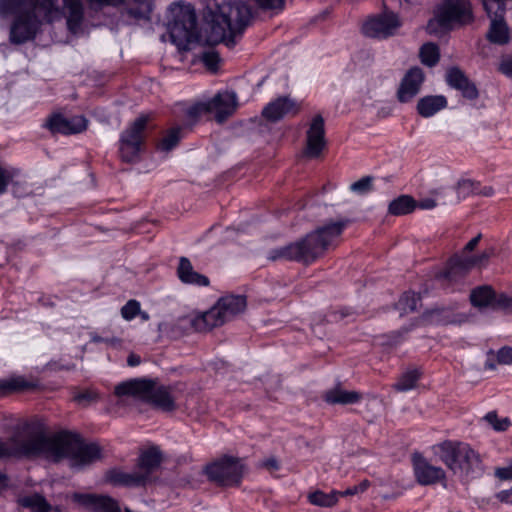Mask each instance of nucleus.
Instances as JSON below:
<instances>
[{"mask_svg":"<svg viewBox=\"0 0 512 512\" xmlns=\"http://www.w3.org/2000/svg\"><path fill=\"white\" fill-rule=\"evenodd\" d=\"M19 503L21 506L29 508L33 512H50L52 509V506L40 494L22 497Z\"/></svg>","mask_w":512,"mask_h":512,"instance_id":"obj_32","label":"nucleus"},{"mask_svg":"<svg viewBox=\"0 0 512 512\" xmlns=\"http://www.w3.org/2000/svg\"><path fill=\"white\" fill-rule=\"evenodd\" d=\"M246 304V298L242 295L224 296L211 309L193 317L191 327L197 332H206L221 326L242 313Z\"/></svg>","mask_w":512,"mask_h":512,"instance_id":"obj_6","label":"nucleus"},{"mask_svg":"<svg viewBox=\"0 0 512 512\" xmlns=\"http://www.w3.org/2000/svg\"><path fill=\"white\" fill-rule=\"evenodd\" d=\"M52 134L73 135L87 129L88 120L82 115L65 117L61 113L51 114L44 125Z\"/></svg>","mask_w":512,"mask_h":512,"instance_id":"obj_17","label":"nucleus"},{"mask_svg":"<svg viewBox=\"0 0 512 512\" xmlns=\"http://www.w3.org/2000/svg\"><path fill=\"white\" fill-rule=\"evenodd\" d=\"M369 485H370V482L368 480H364L360 484L350 487L343 492H340V495L351 496V495H355L358 493H362V492L366 491V489L369 487Z\"/></svg>","mask_w":512,"mask_h":512,"instance_id":"obj_52","label":"nucleus"},{"mask_svg":"<svg viewBox=\"0 0 512 512\" xmlns=\"http://www.w3.org/2000/svg\"><path fill=\"white\" fill-rule=\"evenodd\" d=\"M402 26L398 15L385 10L377 16L369 18L362 26L363 33L368 37L384 39L394 35Z\"/></svg>","mask_w":512,"mask_h":512,"instance_id":"obj_14","label":"nucleus"},{"mask_svg":"<svg viewBox=\"0 0 512 512\" xmlns=\"http://www.w3.org/2000/svg\"><path fill=\"white\" fill-rule=\"evenodd\" d=\"M139 313L140 303L137 300H129L121 308V316L127 321L134 319Z\"/></svg>","mask_w":512,"mask_h":512,"instance_id":"obj_46","label":"nucleus"},{"mask_svg":"<svg viewBox=\"0 0 512 512\" xmlns=\"http://www.w3.org/2000/svg\"><path fill=\"white\" fill-rule=\"evenodd\" d=\"M106 481L115 486L138 487L147 484L146 476L137 469L134 472H124L119 469H111L106 473Z\"/></svg>","mask_w":512,"mask_h":512,"instance_id":"obj_24","label":"nucleus"},{"mask_svg":"<svg viewBox=\"0 0 512 512\" xmlns=\"http://www.w3.org/2000/svg\"><path fill=\"white\" fill-rule=\"evenodd\" d=\"M446 81L450 87L461 91L465 98L474 100L478 97L475 84L458 67H451L447 70Z\"/></svg>","mask_w":512,"mask_h":512,"instance_id":"obj_23","label":"nucleus"},{"mask_svg":"<svg viewBox=\"0 0 512 512\" xmlns=\"http://www.w3.org/2000/svg\"><path fill=\"white\" fill-rule=\"evenodd\" d=\"M484 418L493 427V429L498 432L507 430L511 424L509 418H499L497 413L494 411L488 412Z\"/></svg>","mask_w":512,"mask_h":512,"instance_id":"obj_43","label":"nucleus"},{"mask_svg":"<svg viewBox=\"0 0 512 512\" xmlns=\"http://www.w3.org/2000/svg\"><path fill=\"white\" fill-rule=\"evenodd\" d=\"M6 485V477L4 474L0 473V489Z\"/></svg>","mask_w":512,"mask_h":512,"instance_id":"obj_61","label":"nucleus"},{"mask_svg":"<svg viewBox=\"0 0 512 512\" xmlns=\"http://www.w3.org/2000/svg\"><path fill=\"white\" fill-rule=\"evenodd\" d=\"M346 221H335L317 228L300 240L286 246L271 249L267 259L271 261H294L311 264L322 256L330 245L342 234Z\"/></svg>","mask_w":512,"mask_h":512,"instance_id":"obj_2","label":"nucleus"},{"mask_svg":"<svg viewBox=\"0 0 512 512\" xmlns=\"http://www.w3.org/2000/svg\"><path fill=\"white\" fill-rule=\"evenodd\" d=\"M177 275L182 283L188 285L203 287L208 286L210 283L209 279L205 275L194 270L190 260L186 257H181L179 259Z\"/></svg>","mask_w":512,"mask_h":512,"instance_id":"obj_25","label":"nucleus"},{"mask_svg":"<svg viewBox=\"0 0 512 512\" xmlns=\"http://www.w3.org/2000/svg\"><path fill=\"white\" fill-rule=\"evenodd\" d=\"M452 193H453V191L451 189H445L443 191L437 192L436 194H437L439 202H437L435 199H432V198H426V199H422L419 202H417V207H419L420 209H423V210H430V209L435 208L438 204L445 205L448 203H453V200L446 201L445 199H443Z\"/></svg>","mask_w":512,"mask_h":512,"instance_id":"obj_39","label":"nucleus"},{"mask_svg":"<svg viewBox=\"0 0 512 512\" xmlns=\"http://www.w3.org/2000/svg\"><path fill=\"white\" fill-rule=\"evenodd\" d=\"M497 361L500 364L509 365L512 364V348L504 346L497 352Z\"/></svg>","mask_w":512,"mask_h":512,"instance_id":"obj_49","label":"nucleus"},{"mask_svg":"<svg viewBox=\"0 0 512 512\" xmlns=\"http://www.w3.org/2000/svg\"><path fill=\"white\" fill-rule=\"evenodd\" d=\"M483 5L491 19L487 39L494 44H507L509 42V28L504 20L505 0H483Z\"/></svg>","mask_w":512,"mask_h":512,"instance_id":"obj_12","label":"nucleus"},{"mask_svg":"<svg viewBox=\"0 0 512 512\" xmlns=\"http://www.w3.org/2000/svg\"><path fill=\"white\" fill-rule=\"evenodd\" d=\"M494 190L490 186H486L482 189L478 187V193L477 194H483L485 196H491L493 194Z\"/></svg>","mask_w":512,"mask_h":512,"instance_id":"obj_60","label":"nucleus"},{"mask_svg":"<svg viewBox=\"0 0 512 512\" xmlns=\"http://www.w3.org/2000/svg\"><path fill=\"white\" fill-rule=\"evenodd\" d=\"M139 314L141 315V317H142V319H143V320H148V319H149V315H148V313H146V312H141V311H140V313H139Z\"/></svg>","mask_w":512,"mask_h":512,"instance_id":"obj_62","label":"nucleus"},{"mask_svg":"<svg viewBox=\"0 0 512 512\" xmlns=\"http://www.w3.org/2000/svg\"><path fill=\"white\" fill-rule=\"evenodd\" d=\"M481 234H478L477 236H475L474 238H472L464 247L463 251L464 252H471L473 251L477 245L479 244L480 242V239H481Z\"/></svg>","mask_w":512,"mask_h":512,"instance_id":"obj_57","label":"nucleus"},{"mask_svg":"<svg viewBox=\"0 0 512 512\" xmlns=\"http://www.w3.org/2000/svg\"><path fill=\"white\" fill-rule=\"evenodd\" d=\"M206 474L211 481L222 486L238 485L243 475V465L239 459L224 457L206 467Z\"/></svg>","mask_w":512,"mask_h":512,"instance_id":"obj_13","label":"nucleus"},{"mask_svg":"<svg viewBox=\"0 0 512 512\" xmlns=\"http://www.w3.org/2000/svg\"><path fill=\"white\" fill-rule=\"evenodd\" d=\"M420 301V297L415 292H406L402 295L399 300V308L407 313L414 312L417 309V305Z\"/></svg>","mask_w":512,"mask_h":512,"instance_id":"obj_40","label":"nucleus"},{"mask_svg":"<svg viewBox=\"0 0 512 512\" xmlns=\"http://www.w3.org/2000/svg\"><path fill=\"white\" fill-rule=\"evenodd\" d=\"M373 178L370 176L362 177L350 185V190L357 194H366L372 190Z\"/></svg>","mask_w":512,"mask_h":512,"instance_id":"obj_45","label":"nucleus"},{"mask_svg":"<svg viewBox=\"0 0 512 512\" xmlns=\"http://www.w3.org/2000/svg\"><path fill=\"white\" fill-rule=\"evenodd\" d=\"M434 454L455 475L479 477L484 472L480 454L468 443L446 440L432 447Z\"/></svg>","mask_w":512,"mask_h":512,"instance_id":"obj_4","label":"nucleus"},{"mask_svg":"<svg viewBox=\"0 0 512 512\" xmlns=\"http://www.w3.org/2000/svg\"><path fill=\"white\" fill-rule=\"evenodd\" d=\"M211 26L212 42H225L228 47L235 45V38L241 35L252 18L250 7L241 1L219 6Z\"/></svg>","mask_w":512,"mask_h":512,"instance_id":"obj_5","label":"nucleus"},{"mask_svg":"<svg viewBox=\"0 0 512 512\" xmlns=\"http://www.w3.org/2000/svg\"><path fill=\"white\" fill-rule=\"evenodd\" d=\"M37 13L38 10L28 9L15 14L9 30V41L12 44L21 45L36 38L42 26Z\"/></svg>","mask_w":512,"mask_h":512,"instance_id":"obj_11","label":"nucleus"},{"mask_svg":"<svg viewBox=\"0 0 512 512\" xmlns=\"http://www.w3.org/2000/svg\"><path fill=\"white\" fill-rule=\"evenodd\" d=\"M499 70L506 76L512 77V57L503 59L500 63Z\"/></svg>","mask_w":512,"mask_h":512,"instance_id":"obj_55","label":"nucleus"},{"mask_svg":"<svg viewBox=\"0 0 512 512\" xmlns=\"http://www.w3.org/2000/svg\"><path fill=\"white\" fill-rule=\"evenodd\" d=\"M209 113H214L217 122L222 123L237 108V95L233 91L218 92L213 98L206 100Z\"/></svg>","mask_w":512,"mask_h":512,"instance_id":"obj_20","label":"nucleus"},{"mask_svg":"<svg viewBox=\"0 0 512 512\" xmlns=\"http://www.w3.org/2000/svg\"><path fill=\"white\" fill-rule=\"evenodd\" d=\"M494 298L495 292L489 286L475 288L470 294L471 303L476 307L491 306Z\"/></svg>","mask_w":512,"mask_h":512,"instance_id":"obj_31","label":"nucleus"},{"mask_svg":"<svg viewBox=\"0 0 512 512\" xmlns=\"http://www.w3.org/2000/svg\"><path fill=\"white\" fill-rule=\"evenodd\" d=\"M478 186V183L470 179H464L459 181L456 187L458 197L456 199H452L453 202H458L460 200V197H466L469 194L478 193Z\"/></svg>","mask_w":512,"mask_h":512,"instance_id":"obj_41","label":"nucleus"},{"mask_svg":"<svg viewBox=\"0 0 512 512\" xmlns=\"http://www.w3.org/2000/svg\"><path fill=\"white\" fill-rule=\"evenodd\" d=\"M28 9L38 10L48 23L65 18L71 34L76 35L82 30L85 15L83 0H0L1 16Z\"/></svg>","mask_w":512,"mask_h":512,"instance_id":"obj_3","label":"nucleus"},{"mask_svg":"<svg viewBox=\"0 0 512 512\" xmlns=\"http://www.w3.org/2000/svg\"><path fill=\"white\" fill-rule=\"evenodd\" d=\"M33 385L24 377L17 376L0 380V398L15 392H21L32 388Z\"/></svg>","mask_w":512,"mask_h":512,"instance_id":"obj_30","label":"nucleus"},{"mask_svg":"<svg viewBox=\"0 0 512 512\" xmlns=\"http://www.w3.org/2000/svg\"><path fill=\"white\" fill-rule=\"evenodd\" d=\"M72 499L92 512H121L118 502L107 495L74 493Z\"/></svg>","mask_w":512,"mask_h":512,"instance_id":"obj_19","label":"nucleus"},{"mask_svg":"<svg viewBox=\"0 0 512 512\" xmlns=\"http://www.w3.org/2000/svg\"><path fill=\"white\" fill-rule=\"evenodd\" d=\"M472 20L473 12L469 0H443L437 6L434 18L428 22L427 31L439 35L456 24H468Z\"/></svg>","mask_w":512,"mask_h":512,"instance_id":"obj_7","label":"nucleus"},{"mask_svg":"<svg viewBox=\"0 0 512 512\" xmlns=\"http://www.w3.org/2000/svg\"><path fill=\"white\" fill-rule=\"evenodd\" d=\"M491 254L492 252L484 251L476 256L455 255L449 260L445 271L439 275V278L449 283L457 282L473 267L486 263Z\"/></svg>","mask_w":512,"mask_h":512,"instance_id":"obj_15","label":"nucleus"},{"mask_svg":"<svg viewBox=\"0 0 512 512\" xmlns=\"http://www.w3.org/2000/svg\"><path fill=\"white\" fill-rule=\"evenodd\" d=\"M417 208V201L410 195H400L389 203L388 212L394 216L412 213Z\"/></svg>","mask_w":512,"mask_h":512,"instance_id":"obj_29","label":"nucleus"},{"mask_svg":"<svg viewBox=\"0 0 512 512\" xmlns=\"http://www.w3.org/2000/svg\"><path fill=\"white\" fill-rule=\"evenodd\" d=\"M151 10V0H133V5L129 4L126 8V13L134 19H147Z\"/></svg>","mask_w":512,"mask_h":512,"instance_id":"obj_33","label":"nucleus"},{"mask_svg":"<svg viewBox=\"0 0 512 512\" xmlns=\"http://www.w3.org/2000/svg\"><path fill=\"white\" fill-rule=\"evenodd\" d=\"M115 394L118 397L133 396L146 399L164 411H171L175 407L169 391L164 387L155 388L151 380L133 379L122 382L115 387Z\"/></svg>","mask_w":512,"mask_h":512,"instance_id":"obj_8","label":"nucleus"},{"mask_svg":"<svg viewBox=\"0 0 512 512\" xmlns=\"http://www.w3.org/2000/svg\"><path fill=\"white\" fill-rule=\"evenodd\" d=\"M412 467L418 484L430 486L442 484L446 486V472L441 466L433 465L420 453L412 455Z\"/></svg>","mask_w":512,"mask_h":512,"instance_id":"obj_16","label":"nucleus"},{"mask_svg":"<svg viewBox=\"0 0 512 512\" xmlns=\"http://www.w3.org/2000/svg\"><path fill=\"white\" fill-rule=\"evenodd\" d=\"M172 21L169 23V33L172 41L177 44L190 42L195 35L197 17L191 5H172L170 8Z\"/></svg>","mask_w":512,"mask_h":512,"instance_id":"obj_10","label":"nucleus"},{"mask_svg":"<svg viewBox=\"0 0 512 512\" xmlns=\"http://www.w3.org/2000/svg\"><path fill=\"white\" fill-rule=\"evenodd\" d=\"M421 62L429 67L435 66L440 58L439 48L434 43H426L420 48Z\"/></svg>","mask_w":512,"mask_h":512,"instance_id":"obj_35","label":"nucleus"},{"mask_svg":"<svg viewBox=\"0 0 512 512\" xmlns=\"http://www.w3.org/2000/svg\"><path fill=\"white\" fill-rule=\"evenodd\" d=\"M264 466H266L267 468L273 469V470L279 469L278 461L275 458L267 459L264 462Z\"/></svg>","mask_w":512,"mask_h":512,"instance_id":"obj_58","label":"nucleus"},{"mask_svg":"<svg viewBox=\"0 0 512 512\" xmlns=\"http://www.w3.org/2000/svg\"><path fill=\"white\" fill-rule=\"evenodd\" d=\"M96 398H97L96 393H94L92 391H85V392L77 394L74 397V400L76 402H78L79 404H87V403L94 401Z\"/></svg>","mask_w":512,"mask_h":512,"instance_id":"obj_53","label":"nucleus"},{"mask_svg":"<svg viewBox=\"0 0 512 512\" xmlns=\"http://www.w3.org/2000/svg\"><path fill=\"white\" fill-rule=\"evenodd\" d=\"M19 170L0 163V195L6 193L10 182L18 176Z\"/></svg>","mask_w":512,"mask_h":512,"instance_id":"obj_38","label":"nucleus"},{"mask_svg":"<svg viewBox=\"0 0 512 512\" xmlns=\"http://www.w3.org/2000/svg\"><path fill=\"white\" fill-rule=\"evenodd\" d=\"M512 306V299L506 296L505 294L497 295L495 293V298L493 299V304L491 307L493 308H503L507 309Z\"/></svg>","mask_w":512,"mask_h":512,"instance_id":"obj_50","label":"nucleus"},{"mask_svg":"<svg viewBox=\"0 0 512 512\" xmlns=\"http://www.w3.org/2000/svg\"><path fill=\"white\" fill-rule=\"evenodd\" d=\"M91 9L101 10L104 7H116L121 5L124 0H86Z\"/></svg>","mask_w":512,"mask_h":512,"instance_id":"obj_48","label":"nucleus"},{"mask_svg":"<svg viewBox=\"0 0 512 512\" xmlns=\"http://www.w3.org/2000/svg\"><path fill=\"white\" fill-rule=\"evenodd\" d=\"M424 81V73L418 67L411 68L401 81L397 91V98L400 102L406 103L411 101L420 91V87Z\"/></svg>","mask_w":512,"mask_h":512,"instance_id":"obj_22","label":"nucleus"},{"mask_svg":"<svg viewBox=\"0 0 512 512\" xmlns=\"http://www.w3.org/2000/svg\"><path fill=\"white\" fill-rule=\"evenodd\" d=\"M148 121L149 117L147 115H141L121 133L119 153L123 161L134 162L139 158Z\"/></svg>","mask_w":512,"mask_h":512,"instance_id":"obj_9","label":"nucleus"},{"mask_svg":"<svg viewBox=\"0 0 512 512\" xmlns=\"http://www.w3.org/2000/svg\"><path fill=\"white\" fill-rule=\"evenodd\" d=\"M200 59L208 70L212 72L217 71L220 62V57L217 52L213 50L205 51L202 53Z\"/></svg>","mask_w":512,"mask_h":512,"instance_id":"obj_44","label":"nucleus"},{"mask_svg":"<svg viewBox=\"0 0 512 512\" xmlns=\"http://www.w3.org/2000/svg\"><path fill=\"white\" fill-rule=\"evenodd\" d=\"M339 495L340 492L335 491L328 494L322 491H316L309 495V501L313 505L331 507L337 503Z\"/></svg>","mask_w":512,"mask_h":512,"instance_id":"obj_36","label":"nucleus"},{"mask_svg":"<svg viewBox=\"0 0 512 512\" xmlns=\"http://www.w3.org/2000/svg\"><path fill=\"white\" fill-rule=\"evenodd\" d=\"M447 106V100L442 95L426 96L417 103L418 113L425 118L431 117Z\"/></svg>","mask_w":512,"mask_h":512,"instance_id":"obj_27","label":"nucleus"},{"mask_svg":"<svg viewBox=\"0 0 512 512\" xmlns=\"http://www.w3.org/2000/svg\"><path fill=\"white\" fill-rule=\"evenodd\" d=\"M162 455L158 448L152 447L141 453L137 469L146 476L147 483L151 480L152 473L160 466Z\"/></svg>","mask_w":512,"mask_h":512,"instance_id":"obj_26","label":"nucleus"},{"mask_svg":"<svg viewBox=\"0 0 512 512\" xmlns=\"http://www.w3.org/2000/svg\"><path fill=\"white\" fill-rule=\"evenodd\" d=\"M205 113H209L207 101L197 102L186 110V116L191 120H197Z\"/></svg>","mask_w":512,"mask_h":512,"instance_id":"obj_47","label":"nucleus"},{"mask_svg":"<svg viewBox=\"0 0 512 512\" xmlns=\"http://www.w3.org/2000/svg\"><path fill=\"white\" fill-rule=\"evenodd\" d=\"M495 476L501 480H511L512 479V463L506 467L496 468Z\"/></svg>","mask_w":512,"mask_h":512,"instance_id":"obj_54","label":"nucleus"},{"mask_svg":"<svg viewBox=\"0 0 512 512\" xmlns=\"http://www.w3.org/2000/svg\"><path fill=\"white\" fill-rule=\"evenodd\" d=\"M127 363L129 366L134 367L140 363V357L134 354H131L127 358Z\"/></svg>","mask_w":512,"mask_h":512,"instance_id":"obj_59","label":"nucleus"},{"mask_svg":"<svg viewBox=\"0 0 512 512\" xmlns=\"http://www.w3.org/2000/svg\"><path fill=\"white\" fill-rule=\"evenodd\" d=\"M52 512H63L60 507H54L51 509Z\"/></svg>","mask_w":512,"mask_h":512,"instance_id":"obj_64","label":"nucleus"},{"mask_svg":"<svg viewBox=\"0 0 512 512\" xmlns=\"http://www.w3.org/2000/svg\"><path fill=\"white\" fill-rule=\"evenodd\" d=\"M325 145L324 119L321 115H316L307 130L304 155L308 158H317L320 156Z\"/></svg>","mask_w":512,"mask_h":512,"instance_id":"obj_18","label":"nucleus"},{"mask_svg":"<svg viewBox=\"0 0 512 512\" xmlns=\"http://www.w3.org/2000/svg\"><path fill=\"white\" fill-rule=\"evenodd\" d=\"M361 398L362 395L359 392L347 391L341 388L328 390L324 395L325 401L329 404H354L359 402Z\"/></svg>","mask_w":512,"mask_h":512,"instance_id":"obj_28","label":"nucleus"},{"mask_svg":"<svg viewBox=\"0 0 512 512\" xmlns=\"http://www.w3.org/2000/svg\"><path fill=\"white\" fill-rule=\"evenodd\" d=\"M262 9H282L285 0H254Z\"/></svg>","mask_w":512,"mask_h":512,"instance_id":"obj_51","label":"nucleus"},{"mask_svg":"<svg viewBox=\"0 0 512 512\" xmlns=\"http://www.w3.org/2000/svg\"><path fill=\"white\" fill-rule=\"evenodd\" d=\"M12 193L16 197H24L31 193V189L28 186L26 180L19 171L18 176H15L14 180L10 182Z\"/></svg>","mask_w":512,"mask_h":512,"instance_id":"obj_42","label":"nucleus"},{"mask_svg":"<svg viewBox=\"0 0 512 512\" xmlns=\"http://www.w3.org/2000/svg\"><path fill=\"white\" fill-rule=\"evenodd\" d=\"M404 1H405L406 3H408V4H416V3H419L421 0H404ZM401 3H402V2L400 1V4H401Z\"/></svg>","mask_w":512,"mask_h":512,"instance_id":"obj_63","label":"nucleus"},{"mask_svg":"<svg viewBox=\"0 0 512 512\" xmlns=\"http://www.w3.org/2000/svg\"><path fill=\"white\" fill-rule=\"evenodd\" d=\"M512 488L508 490H502L496 494V498L500 502L511 503L512 499Z\"/></svg>","mask_w":512,"mask_h":512,"instance_id":"obj_56","label":"nucleus"},{"mask_svg":"<svg viewBox=\"0 0 512 512\" xmlns=\"http://www.w3.org/2000/svg\"><path fill=\"white\" fill-rule=\"evenodd\" d=\"M300 106L289 97H278L269 102L262 110V116L271 122H276L288 115L299 112Z\"/></svg>","mask_w":512,"mask_h":512,"instance_id":"obj_21","label":"nucleus"},{"mask_svg":"<svg viewBox=\"0 0 512 512\" xmlns=\"http://www.w3.org/2000/svg\"><path fill=\"white\" fill-rule=\"evenodd\" d=\"M420 378V372L417 369H412L404 372L394 384L397 391L405 392L415 388L417 381Z\"/></svg>","mask_w":512,"mask_h":512,"instance_id":"obj_34","label":"nucleus"},{"mask_svg":"<svg viewBox=\"0 0 512 512\" xmlns=\"http://www.w3.org/2000/svg\"><path fill=\"white\" fill-rule=\"evenodd\" d=\"M17 455L42 456L54 462L67 458L72 468L81 469L99 460L101 449L97 444L84 443L78 435L68 432L53 437L36 436L22 444L14 438L8 441L0 439V458Z\"/></svg>","mask_w":512,"mask_h":512,"instance_id":"obj_1","label":"nucleus"},{"mask_svg":"<svg viewBox=\"0 0 512 512\" xmlns=\"http://www.w3.org/2000/svg\"><path fill=\"white\" fill-rule=\"evenodd\" d=\"M182 128L177 126L169 129L158 144V148L162 151H170L181 139Z\"/></svg>","mask_w":512,"mask_h":512,"instance_id":"obj_37","label":"nucleus"}]
</instances>
